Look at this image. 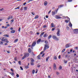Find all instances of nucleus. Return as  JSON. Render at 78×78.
<instances>
[{
	"mask_svg": "<svg viewBox=\"0 0 78 78\" xmlns=\"http://www.w3.org/2000/svg\"><path fill=\"white\" fill-rule=\"evenodd\" d=\"M24 56L22 57V59H24L26 57H28L30 56V54L28 53H25L24 54Z\"/></svg>",
	"mask_w": 78,
	"mask_h": 78,
	"instance_id": "obj_1",
	"label": "nucleus"
},
{
	"mask_svg": "<svg viewBox=\"0 0 78 78\" xmlns=\"http://www.w3.org/2000/svg\"><path fill=\"white\" fill-rule=\"evenodd\" d=\"M52 38L53 39L55 40V41H59V38L56 37V36L55 35H54L52 36Z\"/></svg>",
	"mask_w": 78,
	"mask_h": 78,
	"instance_id": "obj_2",
	"label": "nucleus"
},
{
	"mask_svg": "<svg viewBox=\"0 0 78 78\" xmlns=\"http://www.w3.org/2000/svg\"><path fill=\"white\" fill-rule=\"evenodd\" d=\"M49 47L48 46V44H46L44 45V51H45V50H46L47 48H48Z\"/></svg>",
	"mask_w": 78,
	"mask_h": 78,
	"instance_id": "obj_3",
	"label": "nucleus"
},
{
	"mask_svg": "<svg viewBox=\"0 0 78 78\" xmlns=\"http://www.w3.org/2000/svg\"><path fill=\"white\" fill-rule=\"evenodd\" d=\"M73 31L75 34H78V29H74Z\"/></svg>",
	"mask_w": 78,
	"mask_h": 78,
	"instance_id": "obj_4",
	"label": "nucleus"
},
{
	"mask_svg": "<svg viewBox=\"0 0 78 78\" xmlns=\"http://www.w3.org/2000/svg\"><path fill=\"white\" fill-rule=\"evenodd\" d=\"M59 33H60V29H58L57 32V36H60V34H59Z\"/></svg>",
	"mask_w": 78,
	"mask_h": 78,
	"instance_id": "obj_5",
	"label": "nucleus"
},
{
	"mask_svg": "<svg viewBox=\"0 0 78 78\" xmlns=\"http://www.w3.org/2000/svg\"><path fill=\"white\" fill-rule=\"evenodd\" d=\"M56 13H57V11H56V10H55L54 12L53 11L52 12V16H55V14H56Z\"/></svg>",
	"mask_w": 78,
	"mask_h": 78,
	"instance_id": "obj_6",
	"label": "nucleus"
},
{
	"mask_svg": "<svg viewBox=\"0 0 78 78\" xmlns=\"http://www.w3.org/2000/svg\"><path fill=\"white\" fill-rule=\"evenodd\" d=\"M1 38H2L1 39V41H4V42H5L6 41H7V39L6 38L5 39L4 37H2Z\"/></svg>",
	"mask_w": 78,
	"mask_h": 78,
	"instance_id": "obj_7",
	"label": "nucleus"
},
{
	"mask_svg": "<svg viewBox=\"0 0 78 78\" xmlns=\"http://www.w3.org/2000/svg\"><path fill=\"white\" fill-rule=\"evenodd\" d=\"M53 69L54 70H56V64H55V63H54Z\"/></svg>",
	"mask_w": 78,
	"mask_h": 78,
	"instance_id": "obj_8",
	"label": "nucleus"
},
{
	"mask_svg": "<svg viewBox=\"0 0 78 78\" xmlns=\"http://www.w3.org/2000/svg\"><path fill=\"white\" fill-rule=\"evenodd\" d=\"M55 17L57 19H61V17H60V16H58V15L55 16Z\"/></svg>",
	"mask_w": 78,
	"mask_h": 78,
	"instance_id": "obj_9",
	"label": "nucleus"
},
{
	"mask_svg": "<svg viewBox=\"0 0 78 78\" xmlns=\"http://www.w3.org/2000/svg\"><path fill=\"white\" fill-rule=\"evenodd\" d=\"M41 38L39 39L37 41V44H39L41 42Z\"/></svg>",
	"mask_w": 78,
	"mask_h": 78,
	"instance_id": "obj_10",
	"label": "nucleus"
},
{
	"mask_svg": "<svg viewBox=\"0 0 78 78\" xmlns=\"http://www.w3.org/2000/svg\"><path fill=\"white\" fill-rule=\"evenodd\" d=\"M13 18V17H12V16H11L8 17L7 20H9L10 19H12Z\"/></svg>",
	"mask_w": 78,
	"mask_h": 78,
	"instance_id": "obj_11",
	"label": "nucleus"
},
{
	"mask_svg": "<svg viewBox=\"0 0 78 78\" xmlns=\"http://www.w3.org/2000/svg\"><path fill=\"white\" fill-rule=\"evenodd\" d=\"M36 42H34L32 44V46L31 47H32V48H32V47H34V46H35V45H36Z\"/></svg>",
	"mask_w": 78,
	"mask_h": 78,
	"instance_id": "obj_12",
	"label": "nucleus"
},
{
	"mask_svg": "<svg viewBox=\"0 0 78 78\" xmlns=\"http://www.w3.org/2000/svg\"><path fill=\"white\" fill-rule=\"evenodd\" d=\"M44 33H45V32H43L40 35V37H42V36H43V35H44Z\"/></svg>",
	"mask_w": 78,
	"mask_h": 78,
	"instance_id": "obj_13",
	"label": "nucleus"
},
{
	"mask_svg": "<svg viewBox=\"0 0 78 78\" xmlns=\"http://www.w3.org/2000/svg\"><path fill=\"white\" fill-rule=\"evenodd\" d=\"M47 4H48V2H47V1H45L44 3V6H46V5H47Z\"/></svg>",
	"mask_w": 78,
	"mask_h": 78,
	"instance_id": "obj_14",
	"label": "nucleus"
},
{
	"mask_svg": "<svg viewBox=\"0 0 78 78\" xmlns=\"http://www.w3.org/2000/svg\"><path fill=\"white\" fill-rule=\"evenodd\" d=\"M28 51L29 53H31V49L30 48H29L28 49Z\"/></svg>",
	"mask_w": 78,
	"mask_h": 78,
	"instance_id": "obj_15",
	"label": "nucleus"
},
{
	"mask_svg": "<svg viewBox=\"0 0 78 78\" xmlns=\"http://www.w3.org/2000/svg\"><path fill=\"white\" fill-rule=\"evenodd\" d=\"M47 36H48V35H47V34H45L43 36L44 37H47Z\"/></svg>",
	"mask_w": 78,
	"mask_h": 78,
	"instance_id": "obj_16",
	"label": "nucleus"
},
{
	"mask_svg": "<svg viewBox=\"0 0 78 78\" xmlns=\"http://www.w3.org/2000/svg\"><path fill=\"white\" fill-rule=\"evenodd\" d=\"M49 56H48V57H47L46 58V61L47 62H48V59H49Z\"/></svg>",
	"mask_w": 78,
	"mask_h": 78,
	"instance_id": "obj_17",
	"label": "nucleus"
},
{
	"mask_svg": "<svg viewBox=\"0 0 78 78\" xmlns=\"http://www.w3.org/2000/svg\"><path fill=\"white\" fill-rule=\"evenodd\" d=\"M37 58L38 59H41V58H40V54L37 56Z\"/></svg>",
	"mask_w": 78,
	"mask_h": 78,
	"instance_id": "obj_18",
	"label": "nucleus"
},
{
	"mask_svg": "<svg viewBox=\"0 0 78 78\" xmlns=\"http://www.w3.org/2000/svg\"><path fill=\"white\" fill-rule=\"evenodd\" d=\"M30 60H31V62H34V60L33 59V58H30Z\"/></svg>",
	"mask_w": 78,
	"mask_h": 78,
	"instance_id": "obj_19",
	"label": "nucleus"
},
{
	"mask_svg": "<svg viewBox=\"0 0 78 78\" xmlns=\"http://www.w3.org/2000/svg\"><path fill=\"white\" fill-rule=\"evenodd\" d=\"M11 33H15V30H12L11 31Z\"/></svg>",
	"mask_w": 78,
	"mask_h": 78,
	"instance_id": "obj_20",
	"label": "nucleus"
},
{
	"mask_svg": "<svg viewBox=\"0 0 78 78\" xmlns=\"http://www.w3.org/2000/svg\"><path fill=\"white\" fill-rule=\"evenodd\" d=\"M34 62H31L30 64L31 66H33L34 65Z\"/></svg>",
	"mask_w": 78,
	"mask_h": 78,
	"instance_id": "obj_21",
	"label": "nucleus"
},
{
	"mask_svg": "<svg viewBox=\"0 0 78 78\" xmlns=\"http://www.w3.org/2000/svg\"><path fill=\"white\" fill-rule=\"evenodd\" d=\"M65 57H66V58H70V55H69L68 54H67V55H66Z\"/></svg>",
	"mask_w": 78,
	"mask_h": 78,
	"instance_id": "obj_22",
	"label": "nucleus"
},
{
	"mask_svg": "<svg viewBox=\"0 0 78 78\" xmlns=\"http://www.w3.org/2000/svg\"><path fill=\"white\" fill-rule=\"evenodd\" d=\"M68 47H69V44H67L66 45V48H68Z\"/></svg>",
	"mask_w": 78,
	"mask_h": 78,
	"instance_id": "obj_23",
	"label": "nucleus"
},
{
	"mask_svg": "<svg viewBox=\"0 0 78 78\" xmlns=\"http://www.w3.org/2000/svg\"><path fill=\"white\" fill-rule=\"evenodd\" d=\"M52 36L51 35H49L48 37V39H50V38H51V37Z\"/></svg>",
	"mask_w": 78,
	"mask_h": 78,
	"instance_id": "obj_24",
	"label": "nucleus"
},
{
	"mask_svg": "<svg viewBox=\"0 0 78 78\" xmlns=\"http://www.w3.org/2000/svg\"><path fill=\"white\" fill-rule=\"evenodd\" d=\"M64 6V5H62L58 6V8H61L62 7V6Z\"/></svg>",
	"mask_w": 78,
	"mask_h": 78,
	"instance_id": "obj_25",
	"label": "nucleus"
},
{
	"mask_svg": "<svg viewBox=\"0 0 78 78\" xmlns=\"http://www.w3.org/2000/svg\"><path fill=\"white\" fill-rule=\"evenodd\" d=\"M54 59L55 60L57 59V57H56V55H55L54 56Z\"/></svg>",
	"mask_w": 78,
	"mask_h": 78,
	"instance_id": "obj_26",
	"label": "nucleus"
},
{
	"mask_svg": "<svg viewBox=\"0 0 78 78\" xmlns=\"http://www.w3.org/2000/svg\"><path fill=\"white\" fill-rule=\"evenodd\" d=\"M14 59H15V61H17V57H15Z\"/></svg>",
	"mask_w": 78,
	"mask_h": 78,
	"instance_id": "obj_27",
	"label": "nucleus"
},
{
	"mask_svg": "<svg viewBox=\"0 0 78 78\" xmlns=\"http://www.w3.org/2000/svg\"><path fill=\"white\" fill-rule=\"evenodd\" d=\"M3 36H6L7 37H9V35L7 34H5L3 35Z\"/></svg>",
	"mask_w": 78,
	"mask_h": 78,
	"instance_id": "obj_28",
	"label": "nucleus"
},
{
	"mask_svg": "<svg viewBox=\"0 0 78 78\" xmlns=\"http://www.w3.org/2000/svg\"><path fill=\"white\" fill-rule=\"evenodd\" d=\"M23 8L24 10H27V7H24Z\"/></svg>",
	"mask_w": 78,
	"mask_h": 78,
	"instance_id": "obj_29",
	"label": "nucleus"
},
{
	"mask_svg": "<svg viewBox=\"0 0 78 78\" xmlns=\"http://www.w3.org/2000/svg\"><path fill=\"white\" fill-rule=\"evenodd\" d=\"M38 17H39V16H38V15L36 16L35 17V19H37V18H38Z\"/></svg>",
	"mask_w": 78,
	"mask_h": 78,
	"instance_id": "obj_30",
	"label": "nucleus"
},
{
	"mask_svg": "<svg viewBox=\"0 0 78 78\" xmlns=\"http://www.w3.org/2000/svg\"><path fill=\"white\" fill-rule=\"evenodd\" d=\"M17 41H18V39H17L15 40L14 42V43H16V42H17Z\"/></svg>",
	"mask_w": 78,
	"mask_h": 78,
	"instance_id": "obj_31",
	"label": "nucleus"
},
{
	"mask_svg": "<svg viewBox=\"0 0 78 78\" xmlns=\"http://www.w3.org/2000/svg\"><path fill=\"white\" fill-rule=\"evenodd\" d=\"M70 23L69 24V26H70L71 27H72V23H70Z\"/></svg>",
	"mask_w": 78,
	"mask_h": 78,
	"instance_id": "obj_32",
	"label": "nucleus"
},
{
	"mask_svg": "<svg viewBox=\"0 0 78 78\" xmlns=\"http://www.w3.org/2000/svg\"><path fill=\"white\" fill-rule=\"evenodd\" d=\"M34 73H35V70L34 69H33L32 70V73H33V74H34Z\"/></svg>",
	"mask_w": 78,
	"mask_h": 78,
	"instance_id": "obj_33",
	"label": "nucleus"
},
{
	"mask_svg": "<svg viewBox=\"0 0 78 78\" xmlns=\"http://www.w3.org/2000/svg\"><path fill=\"white\" fill-rule=\"evenodd\" d=\"M65 51H66V49H64L62 51V53H63V52H64Z\"/></svg>",
	"mask_w": 78,
	"mask_h": 78,
	"instance_id": "obj_34",
	"label": "nucleus"
},
{
	"mask_svg": "<svg viewBox=\"0 0 78 78\" xmlns=\"http://www.w3.org/2000/svg\"><path fill=\"white\" fill-rule=\"evenodd\" d=\"M59 70H61L62 69V66H60L59 68Z\"/></svg>",
	"mask_w": 78,
	"mask_h": 78,
	"instance_id": "obj_35",
	"label": "nucleus"
},
{
	"mask_svg": "<svg viewBox=\"0 0 78 78\" xmlns=\"http://www.w3.org/2000/svg\"><path fill=\"white\" fill-rule=\"evenodd\" d=\"M18 64H19V65H21V61H19L18 62Z\"/></svg>",
	"mask_w": 78,
	"mask_h": 78,
	"instance_id": "obj_36",
	"label": "nucleus"
},
{
	"mask_svg": "<svg viewBox=\"0 0 78 78\" xmlns=\"http://www.w3.org/2000/svg\"><path fill=\"white\" fill-rule=\"evenodd\" d=\"M64 63H65V64H66L67 63V61H66L65 60H64Z\"/></svg>",
	"mask_w": 78,
	"mask_h": 78,
	"instance_id": "obj_37",
	"label": "nucleus"
},
{
	"mask_svg": "<svg viewBox=\"0 0 78 78\" xmlns=\"http://www.w3.org/2000/svg\"><path fill=\"white\" fill-rule=\"evenodd\" d=\"M3 42L2 41H1L0 42V45H3Z\"/></svg>",
	"mask_w": 78,
	"mask_h": 78,
	"instance_id": "obj_38",
	"label": "nucleus"
},
{
	"mask_svg": "<svg viewBox=\"0 0 78 78\" xmlns=\"http://www.w3.org/2000/svg\"><path fill=\"white\" fill-rule=\"evenodd\" d=\"M31 14H32L33 16H34V15H35V13H34V12H32Z\"/></svg>",
	"mask_w": 78,
	"mask_h": 78,
	"instance_id": "obj_39",
	"label": "nucleus"
},
{
	"mask_svg": "<svg viewBox=\"0 0 78 78\" xmlns=\"http://www.w3.org/2000/svg\"><path fill=\"white\" fill-rule=\"evenodd\" d=\"M10 74L12 76L14 75V73H10Z\"/></svg>",
	"mask_w": 78,
	"mask_h": 78,
	"instance_id": "obj_40",
	"label": "nucleus"
},
{
	"mask_svg": "<svg viewBox=\"0 0 78 78\" xmlns=\"http://www.w3.org/2000/svg\"><path fill=\"white\" fill-rule=\"evenodd\" d=\"M65 22H66V23H68V22H69V20H66L65 21Z\"/></svg>",
	"mask_w": 78,
	"mask_h": 78,
	"instance_id": "obj_41",
	"label": "nucleus"
},
{
	"mask_svg": "<svg viewBox=\"0 0 78 78\" xmlns=\"http://www.w3.org/2000/svg\"><path fill=\"white\" fill-rule=\"evenodd\" d=\"M25 68L26 69H27V68L28 69V68H29V66H28L27 65V66H26Z\"/></svg>",
	"mask_w": 78,
	"mask_h": 78,
	"instance_id": "obj_42",
	"label": "nucleus"
},
{
	"mask_svg": "<svg viewBox=\"0 0 78 78\" xmlns=\"http://www.w3.org/2000/svg\"><path fill=\"white\" fill-rule=\"evenodd\" d=\"M51 27H54V25H54V24H53V23H52L51 24Z\"/></svg>",
	"mask_w": 78,
	"mask_h": 78,
	"instance_id": "obj_43",
	"label": "nucleus"
},
{
	"mask_svg": "<svg viewBox=\"0 0 78 78\" xmlns=\"http://www.w3.org/2000/svg\"><path fill=\"white\" fill-rule=\"evenodd\" d=\"M20 69L22 70H23V68H22V66H20Z\"/></svg>",
	"mask_w": 78,
	"mask_h": 78,
	"instance_id": "obj_44",
	"label": "nucleus"
},
{
	"mask_svg": "<svg viewBox=\"0 0 78 78\" xmlns=\"http://www.w3.org/2000/svg\"><path fill=\"white\" fill-rule=\"evenodd\" d=\"M51 10H50L49 12H48V14H50V13L51 12Z\"/></svg>",
	"mask_w": 78,
	"mask_h": 78,
	"instance_id": "obj_45",
	"label": "nucleus"
},
{
	"mask_svg": "<svg viewBox=\"0 0 78 78\" xmlns=\"http://www.w3.org/2000/svg\"><path fill=\"white\" fill-rule=\"evenodd\" d=\"M16 76L17 77V78H19V75L18 74H17L16 75Z\"/></svg>",
	"mask_w": 78,
	"mask_h": 78,
	"instance_id": "obj_46",
	"label": "nucleus"
},
{
	"mask_svg": "<svg viewBox=\"0 0 78 78\" xmlns=\"http://www.w3.org/2000/svg\"><path fill=\"white\" fill-rule=\"evenodd\" d=\"M5 42H6V43H8V42H9V41H8V39H7V40H6Z\"/></svg>",
	"mask_w": 78,
	"mask_h": 78,
	"instance_id": "obj_47",
	"label": "nucleus"
},
{
	"mask_svg": "<svg viewBox=\"0 0 78 78\" xmlns=\"http://www.w3.org/2000/svg\"><path fill=\"white\" fill-rule=\"evenodd\" d=\"M38 70L37 69H36V71L35 72V73H37Z\"/></svg>",
	"mask_w": 78,
	"mask_h": 78,
	"instance_id": "obj_48",
	"label": "nucleus"
},
{
	"mask_svg": "<svg viewBox=\"0 0 78 78\" xmlns=\"http://www.w3.org/2000/svg\"><path fill=\"white\" fill-rule=\"evenodd\" d=\"M45 44H48V41H45Z\"/></svg>",
	"mask_w": 78,
	"mask_h": 78,
	"instance_id": "obj_49",
	"label": "nucleus"
},
{
	"mask_svg": "<svg viewBox=\"0 0 78 78\" xmlns=\"http://www.w3.org/2000/svg\"><path fill=\"white\" fill-rule=\"evenodd\" d=\"M66 29L67 30H69V27H67Z\"/></svg>",
	"mask_w": 78,
	"mask_h": 78,
	"instance_id": "obj_50",
	"label": "nucleus"
},
{
	"mask_svg": "<svg viewBox=\"0 0 78 78\" xmlns=\"http://www.w3.org/2000/svg\"><path fill=\"white\" fill-rule=\"evenodd\" d=\"M43 28H47V26H46V25H44L43 26Z\"/></svg>",
	"mask_w": 78,
	"mask_h": 78,
	"instance_id": "obj_51",
	"label": "nucleus"
},
{
	"mask_svg": "<svg viewBox=\"0 0 78 78\" xmlns=\"http://www.w3.org/2000/svg\"><path fill=\"white\" fill-rule=\"evenodd\" d=\"M58 59H61V55H59V56L58 57Z\"/></svg>",
	"mask_w": 78,
	"mask_h": 78,
	"instance_id": "obj_52",
	"label": "nucleus"
},
{
	"mask_svg": "<svg viewBox=\"0 0 78 78\" xmlns=\"http://www.w3.org/2000/svg\"><path fill=\"white\" fill-rule=\"evenodd\" d=\"M14 20L13 19H12L11 21V22H14Z\"/></svg>",
	"mask_w": 78,
	"mask_h": 78,
	"instance_id": "obj_53",
	"label": "nucleus"
},
{
	"mask_svg": "<svg viewBox=\"0 0 78 78\" xmlns=\"http://www.w3.org/2000/svg\"><path fill=\"white\" fill-rule=\"evenodd\" d=\"M68 1L69 2H72V0H68Z\"/></svg>",
	"mask_w": 78,
	"mask_h": 78,
	"instance_id": "obj_54",
	"label": "nucleus"
},
{
	"mask_svg": "<svg viewBox=\"0 0 78 78\" xmlns=\"http://www.w3.org/2000/svg\"><path fill=\"white\" fill-rule=\"evenodd\" d=\"M44 55H45V53H43L42 55V57H44Z\"/></svg>",
	"mask_w": 78,
	"mask_h": 78,
	"instance_id": "obj_55",
	"label": "nucleus"
},
{
	"mask_svg": "<svg viewBox=\"0 0 78 78\" xmlns=\"http://www.w3.org/2000/svg\"><path fill=\"white\" fill-rule=\"evenodd\" d=\"M55 30V28H53L52 29H51V31H54Z\"/></svg>",
	"mask_w": 78,
	"mask_h": 78,
	"instance_id": "obj_56",
	"label": "nucleus"
},
{
	"mask_svg": "<svg viewBox=\"0 0 78 78\" xmlns=\"http://www.w3.org/2000/svg\"><path fill=\"white\" fill-rule=\"evenodd\" d=\"M41 67V65H38L37 66V67Z\"/></svg>",
	"mask_w": 78,
	"mask_h": 78,
	"instance_id": "obj_57",
	"label": "nucleus"
},
{
	"mask_svg": "<svg viewBox=\"0 0 78 78\" xmlns=\"http://www.w3.org/2000/svg\"><path fill=\"white\" fill-rule=\"evenodd\" d=\"M56 74L57 75H58L59 74V73L58 72H56Z\"/></svg>",
	"mask_w": 78,
	"mask_h": 78,
	"instance_id": "obj_58",
	"label": "nucleus"
},
{
	"mask_svg": "<svg viewBox=\"0 0 78 78\" xmlns=\"http://www.w3.org/2000/svg\"><path fill=\"white\" fill-rule=\"evenodd\" d=\"M20 8L19 7H18L17 8H15V9H19Z\"/></svg>",
	"mask_w": 78,
	"mask_h": 78,
	"instance_id": "obj_59",
	"label": "nucleus"
},
{
	"mask_svg": "<svg viewBox=\"0 0 78 78\" xmlns=\"http://www.w3.org/2000/svg\"><path fill=\"white\" fill-rule=\"evenodd\" d=\"M20 29H21L20 27L19 28V29L18 30V31H19V32H20Z\"/></svg>",
	"mask_w": 78,
	"mask_h": 78,
	"instance_id": "obj_60",
	"label": "nucleus"
},
{
	"mask_svg": "<svg viewBox=\"0 0 78 78\" xmlns=\"http://www.w3.org/2000/svg\"><path fill=\"white\" fill-rule=\"evenodd\" d=\"M10 30H13V28L12 27H11L10 28Z\"/></svg>",
	"mask_w": 78,
	"mask_h": 78,
	"instance_id": "obj_61",
	"label": "nucleus"
},
{
	"mask_svg": "<svg viewBox=\"0 0 78 78\" xmlns=\"http://www.w3.org/2000/svg\"><path fill=\"white\" fill-rule=\"evenodd\" d=\"M43 51H41V52L40 53L41 55H42V54H43Z\"/></svg>",
	"mask_w": 78,
	"mask_h": 78,
	"instance_id": "obj_62",
	"label": "nucleus"
},
{
	"mask_svg": "<svg viewBox=\"0 0 78 78\" xmlns=\"http://www.w3.org/2000/svg\"><path fill=\"white\" fill-rule=\"evenodd\" d=\"M12 71V72H14V70H12V69H10Z\"/></svg>",
	"mask_w": 78,
	"mask_h": 78,
	"instance_id": "obj_63",
	"label": "nucleus"
},
{
	"mask_svg": "<svg viewBox=\"0 0 78 78\" xmlns=\"http://www.w3.org/2000/svg\"><path fill=\"white\" fill-rule=\"evenodd\" d=\"M27 4V3L25 2L23 4V5H25V4Z\"/></svg>",
	"mask_w": 78,
	"mask_h": 78,
	"instance_id": "obj_64",
	"label": "nucleus"
}]
</instances>
